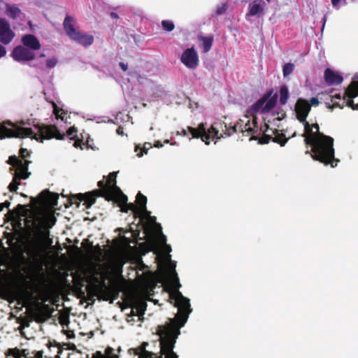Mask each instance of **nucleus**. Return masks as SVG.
Segmentation results:
<instances>
[{
	"label": "nucleus",
	"instance_id": "f257e3e1",
	"mask_svg": "<svg viewBox=\"0 0 358 358\" xmlns=\"http://www.w3.org/2000/svg\"><path fill=\"white\" fill-rule=\"evenodd\" d=\"M136 200L138 206L130 203H124L126 206H122V211L127 212L128 209L131 210L133 213L138 216L141 220H146L150 224L157 228L158 243L159 244L160 250L164 256V260L169 264V268L166 271V280L171 289L170 293V299L173 302L174 306L178 308V313L175 318L169 319V322L166 325L157 327V334L159 339H177L180 334V329L185 326L187 322L189 314L192 310L190 306L189 299L184 296L179 291L181 285L179 282V278L176 271V262H173L171 259L170 252L171 247L166 244V237L162 231V227L156 222V217L152 216L150 212L146 208L147 198L141 193L138 192L136 196ZM123 205L124 203H120Z\"/></svg>",
	"mask_w": 358,
	"mask_h": 358
},
{
	"label": "nucleus",
	"instance_id": "f03ea898",
	"mask_svg": "<svg viewBox=\"0 0 358 358\" xmlns=\"http://www.w3.org/2000/svg\"><path fill=\"white\" fill-rule=\"evenodd\" d=\"M277 94L272 95L270 91L264 94L259 100L252 104L247 110L245 117L250 118L247 120L244 127L238 123L231 128H227V124L221 122H215L210 127H206V123L200 124L198 127H187L188 131L192 134V138H201L202 141L206 145H209L210 140H218L226 136H230L237 132L238 129H241L243 134L252 136L250 138L252 140H259V143H268L270 140L284 146L287 141L283 134H279L278 131H273L271 134H266L268 131V125L264 123V125L259 127L257 124L258 114H266L274 108L277 103Z\"/></svg>",
	"mask_w": 358,
	"mask_h": 358
},
{
	"label": "nucleus",
	"instance_id": "7ed1b4c3",
	"mask_svg": "<svg viewBox=\"0 0 358 358\" xmlns=\"http://www.w3.org/2000/svg\"><path fill=\"white\" fill-rule=\"evenodd\" d=\"M310 111V105L308 101L303 98L298 99L295 103L294 112L297 120L303 124L304 141L312 147L311 152L306 150V154H310L315 160L335 167L339 160L334 157V138L320 133L317 124L311 126L306 121Z\"/></svg>",
	"mask_w": 358,
	"mask_h": 358
},
{
	"label": "nucleus",
	"instance_id": "20e7f679",
	"mask_svg": "<svg viewBox=\"0 0 358 358\" xmlns=\"http://www.w3.org/2000/svg\"><path fill=\"white\" fill-rule=\"evenodd\" d=\"M64 134L55 125H44L35 120H20L13 123L3 122L0 123V138H29L38 142L45 139L55 138L63 139Z\"/></svg>",
	"mask_w": 358,
	"mask_h": 358
},
{
	"label": "nucleus",
	"instance_id": "39448f33",
	"mask_svg": "<svg viewBox=\"0 0 358 358\" xmlns=\"http://www.w3.org/2000/svg\"><path fill=\"white\" fill-rule=\"evenodd\" d=\"M20 156L22 159L10 156L8 159V163L15 169L13 180L8 186L10 192H15L20 185V180L27 179L29 176V173L27 171L29 162L26 160L29 156L28 150L21 148Z\"/></svg>",
	"mask_w": 358,
	"mask_h": 358
},
{
	"label": "nucleus",
	"instance_id": "423d86ee",
	"mask_svg": "<svg viewBox=\"0 0 358 358\" xmlns=\"http://www.w3.org/2000/svg\"><path fill=\"white\" fill-rule=\"evenodd\" d=\"M358 96V73L353 76V80L349 86L345 90L343 97L341 94L331 96L332 108H343L346 105L353 110H358V103L355 104L352 99Z\"/></svg>",
	"mask_w": 358,
	"mask_h": 358
},
{
	"label": "nucleus",
	"instance_id": "0eeeda50",
	"mask_svg": "<svg viewBox=\"0 0 358 358\" xmlns=\"http://www.w3.org/2000/svg\"><path fill=\"white\" fill-rule=\"evenodd\" d=\"M116 173H113L110 178L105 182L103 180L98 182V186L103 189L105 193L111 194L115 200L120 203H125L127 201V197L124 195L120 189L115 185Z\"/></svg>",
	"mask_w": 358,
	"mask_h": 358
},
{
	"label": "nucleus",
	"instance_id": "6e6552de",
	"mask_svg": "<svg viewBox=\"0 0 358 358\" xmlns=\"http://www.w3.org/2000/svg\"><path fill=\"white\" fill-rule=\"evenodd\" d=\"M147 303L145 300L138 297H135L133 300V306L131 309V313L127 315V322L134 324L135 322L134 317H137V321H142L143 315L146 310Z\"/></svg>",
	"mask_w": 358,
	"mask_h": 358
},
{
	"label": "nucleus",
	"instance_id": "1a4fd4ad",
	"mask_svg": "<svg viewBox=\"0 0 358 358\" xmlns=\"http://www.w3.org/2000/svg\"><path fill=\"white\" fill-rule=\"evenodd\" d=\"M180 62L189 69H196L199 64V57L194 46L185 49L181 56Z\"/></svg>",
	"mask_w": 358,
	"mask_h": 358
},
{
	"label": "nucleus",
	"instance_id": "9d476101",
	"mask_svg": "<svg viewBox=\"0 0 358 358\" xmlns=\"http://www.w3.org/2000/svg\"><path fill=\"white\" fill-rule=\"evenodd\" d=\"M266 3L263 0H255L250 3L248 12L246 14V20L252 21V17L259 18L264 15Z\"/></svg>",
	"mask_w": 358,
	"mask_h": 358
},
{
	"label": "nucleus",
	"instance_id": "9b49d317",
	"mask_svg": "<svg viewBox=\"0 0 358 358\" xmlns=\"http://www.w3.org/2000/svg\"><path fill=\"white\" fill-rule=\"evenodd\" d=\"M13 58L17 62L30 61L34 59V53L31 50L23 46H17L12 52Z\"/></svg>",
	"mask_w": 358,
	"mask_h": 358
},
{
	"label": "nucleus",
	"instance_id": "f8f14e48",
	"mask_svg": "<svg viewBox=\"0 0 358 358\" xmlns=\"http://www.w3.org/2000/svg\"><path fill=\"white\" fill-rule=\"evenodd\" d=\"M14 36L15 33L10 29L8 22L6 20L0 18V41L7 45L13 40Z\"/></svg>",
	"mask_w": 358,
	"mask_h": 358
},
{
	"label": "nucleus",
	"instance_id": "ddd939ff",
	"mask_svg": "<svg viewBox=\"0 0 358 358\" xmlns=\"http://www.w3.org/2000/svg\"><path fill=\"white\" fill-rule=\"evenodd\" d=\"M70 38L85 48L90 46L94 41V36L92 34L80 31L79 30Z\"/></svg>",
	"mask_w": 358,
	"mask_h": 358
},
{
	"label": "nucleus",
	"instance_id": "4468645a",
	"mask_svg": "<svg viewBox=\"0 0 358 358\" xmlns=\"http://www.w3.org/2000/svg\"><path fill=\"white\" fill-rule=\"evenodd\" d=\"M324 79L327 83L330 85H339L343 80V77L339 73L329 69H326L324 71Z\"/></svg>",
	"mask_w": 358,
	"mask_h": 358
},
{
	"label": "nucleus",
	"instance_id": "2eb2a0df",
	"mask_svg": "<svg viewBox=\"0 0 358 358\" xmlns=\"http://www.w3.org/2000/svg\"><path fill=\"white\" fill-rule=\"evenodd\" d=\"M22 41L24 45L32 51L38 50L41 48V44L35 36L32 34L25 35L22 37Z\"/></svg>",
	"mask_w": 358,
	"mask_h": 358
},
{
	"label": "nucleus",
	"instance_id": "dca6fc26",
	"mask_svg": "<svg viewBox=\"0 0 358 358\" xmlns=\"http://www.w3.org/2000/svg\"><path fill=\"white\" fill-rule=\"evenodd\" d=\"M64 29L69 38L77 32L78 30L76 29V22L75 19L71 16H66L64 20Z\"/></svg>",
	"mask_w": 358,
	"mask_h": 358
},
{
	"label": "nucleus",
	"instance_id": "f3484780",
	"mask_svg": "<svg viewBox=\"0 0 358 358\" xmlns=\"http://www.w3.org/2000/svg\"><path fill=\"white\" fill-rule=\"evenodd\" d=\"M44 95L46 96V92L45 90H43ZM45 99L48 101L52 103L53 104V113L56 117V119L57 120H60L61 121L64 122L65 124L68 123V118H69V116H68L67 113L65 112L63 109L59 108L57 107L53 101L49 99L48 97L45 96Z\"/></svg>",
	"mask_w": 358,
	"mask_h": 358
},
{
	"label": "nucleus",
	"instance_id": "a211bd4d",
	"mask_svg": "<svg viewBox=\"0 0 358 358\" xmlns=\"http://www.w3.org/2000/svg\"><path fill=\"white\" fill-rule=\"evenodd\" d=\"M6 15L13 19L17 18L20 16L21 10L15 5H7L6 10Z\"/></svg>",
	"mask_w": 358,
	"mask_h": 358
},
{
	"label": "nucleus",
	"instance_id": "6ab92c4d",
	"mask_svg": "<svg viewBox=\"0 0 358 358\" xmlns=\"http://www.w3.org/2000/svg\"><path fill=\"white\" fill-rule=\"evenodd\" d=\"M199 40L201 41V46L203 49V52L206 53L208 51H210V50L211 49L212 45H213V37L201 36L199 38Z\"/></svg>",
	"mask_w": 358,
	"mask_h": 358
},
{
	"label": "nucleus",
	"instance_id": "aec40b11",
	"mask_svg": "<svg viewBox=\"0 0 358 358\" xmlns=\"http://www.w3.org/2000/svg\"><path fill=\"white\" fill-rule=\"evenodd\" d=\"M45 197V201L52 208L57 205L58 195L57 194L50 193L49 192H43L42 193Z\"/></svg>",
	"mask_w": 358,
	"mask_h": 358
},
{
	"label": "nucleus",
	"instance_id": "412c9836",
	"mask_svg": "<svg viewBox=\"0 0 358 358\" xmlns=\"http://www.w3.org/2000/svg\"><path fill=\"white\" fill-rule=\"evenodd\" d=\"M137 275L141 282L145 285L149 286L150 284L152 283V274L150 271H143L141 274L137 272Z\"/></svg>",
	"mask_w": 358,
	"mask_h": 358
},
{
	"label": "nucleus",
	"instance_id": "4be33fe9",
	"mask_svg": "<svg viewBox=\"0 0 358 358\" xmlns=\"http://www.w3.org/2000/svg\"><path fill=\"white\" fill-rule=\"evenodd\" d=\"M280 93V103L281 105H285L289 97V93L288 87L286 85H282L279 90Z\"/></svg>",
	"mask_w": 358,
	"mask_h": 358
},
{
	"label": "nucleus",
	"instance_id": "5701e85b",
	"mask_svg": "<svg viewBox=\"0 0 358 358\" xmlns=\"http://www.w3.org/2000/svg\"><path fill=\"white\" fill-rule=\"evenodd\" d=\"M167 95L168 92L161 86L156 87L153 92L155 99H164Z\"/></svg>",
	"mask_w": 358,
	"mask_h": 358
},
{
	"label": "nucleus",
	"instance_id": "b1692460",
	"mask_svg": "<svg viewBox=\"0 0 358 358\" xmlns=\"http://www.w3.org/2000/svg\"><path fill=\"white\" fill-rule=\"evenodd\" d=\"M29 218L30 220H29L27 217L24 218V228H26L27 230L37 227L35 215H31Z\"/></svg>",
	"mask_w": 358,
	"mask_h": 358
},
{
	"label": "nucleus",
	"instance_id": "393cba45",
	"mask_svg": "<svg viewBox=\"0 0 358 358\" xmlns=\"http://www.w3.org/2000/svg\"><path fill=\"white\" fill-rule=\"evenodd\" d=\"M294 69V65L292 63H287L285 64L283 66L282 72L284 77H287V76L290 75Z\"/></svg>",
	"mask_w": 358,
	"mask_h": 358
},
{
	"label": "nucleus",
	"instance_id": "a878e982",
	"mask_svg": "<svg viewBox=\"0 0 358 358\" xmlns=\"http://www.w3.org/2000/svg\"><path fill=\"white\" fill-rule=\"evenodd\" d=\"M50 235V232L48 229H45L44 231H39V236H40V240L35 241L34 243V248L36 250V248L38 247V245L41 240H44L47 238H48Z\"/></svg>",
	"mask_w": 358,
	"mask_h": 358
},
{
	"label": "nucleus",
	"instance_id": "bb28decb",
	"mask_svg": "<svg viewBox=\"0 0 358 358\" xmlns=\"http://www.w3.org/2000/svg\"><path fill=\"white\" fill-rule=\"evenodd\" d=\"M163 29L167 31H171L174 29L175 25L171 20H163L162 22Z\"/></svg>",
	"mask_w": 358,
	"mask_h": 358
},
{
	"label": "nucleus",
	"instance_id": "cd10ccee",
	"mask_svg": "<svg viewBox=\"0 0 358 358\" xmlns=\"http://www.w3.org/2000/svg\"><path fill=\"white\" fill-rule=\"evenodd\" d=\"M227 8H228V5L226 3H221L220 5H218L216 7V11H215L216 15H223L224 13H225Z\"/></svg>",
	"mask_w": 358,
	"mask_h": 358
},
{
	"label": "nucleus",
	"instance_id": "c85d7f7f",
	"mask_svg": "<svg viewBox=\"0 0 358 358\" xmlns=\"http://www.w3.org/2000/svg\"><path fill=\"white\" fill-rule=\"evenodd\" d=\"M57 64V58L55 57H52L48 58L46 60L45 65H46L47 68L52 69V68H54Z\"/></svg>",
	"mask_w": 358,
	"mask_h": 358
},
{
	"label": "nucleus",
	"instance_id": "c756f323",
	"mask_svg": "<svg viewBox=\"0 0 358 358\" xmlns=\"http://www.w3.org/2000/svg\"><path fill=\"white\" fill-rule=\"evenodd\" d=\"M333 7L338 10L341 8V7L343 5H345L347 3L346 0H331Z\"/></svg>",
	"mask_w": 358,
	"mask_h": 358
},
{
	"label": "nucleus",
	"instance_id": "7c9ffc66",
	"mask_svg": "<svg viewBox=\"0 0 358 358\" xmlns=\"http://www.w3.org/2000/svg\"><path fill=\"white\" fill-rule=\"evenodd\" d=\"M9 352L14 358H21L22 357H25L24 353L21 352L17 349H10Z\"/></svg>",
	"mask_w": 358,
	"mask_h": 358
},
{
	"label": "nucleus",
	"instance_id": "2f4dec72",
	"mask_svg": "<svg viewBox=\"0 0 358 358\" xmlns=\"http://www.w3.org/2000/svg\"><path fill=\"white\" fill-rule=\"evenodd\" d=\"M77 130L74 127H70L66 131V136L69 137L71 139H73L77 136L76 135Z\"/></svg>",
	"mask_w": 358,
	"mask_h": 358
},
{
	"label": "nucleus",
	"instance_id": "473e14b6",
	"mask_svg": "<svg viewBox=\"0 0 358 358\" xmlns=\"http://www.w3.org/2000/svg\"><path fill=\"white\" fill-rule=\"evenodd\" d=\"M135 152H137V156H138V157H142V156H143V153L147 154V152H148V149L146 148V147H145V146H144V148H143V149H141V148H140V146L136 145V146L135 147Z\"/></svg>",
	"mask_w": 358,
	"mask_h": 358
},
{
	"label": "nucleus",
	"instance_id": "72a5a7b5",
	"mask_svg": "<svg viewBox=\"0 0 358 358\" xmlns=\"http://www.w3.org/2000/svg\"><path fill=\"white\" fill-rule=\"evenodd\" d=\"M113 351H114V350L110 347H108L106 349L105 352L107 356V358H118V356L117 355L114 354Z\"/></svg>",
	"mask_w": 358,
	"mask_h": 358
},
{
	"label": "nucleus",
	"instance_id": "f704fd0d",
	"mask_svg": "<svg viewBox=\"0 0 358 358\" xmlns=\"http://www.w3.org/2000/svg\"><path fill=\"white\" fill-rule=\"evenodd\" d=\"M310 106H318L320 101L318 100L317 98H315V97H313L310 99V101H308Z\"/></svg>",
	"mask_w": 358,
	"mask_h": 358
},
{
	"label": "nucleus",
	"instance_id": "c9c22d12",
	"mask_svg": "<svg viewBox=\"0 0 358 358\" xmlns=\"http://www.w3.org/2000/svg\"><path fill=\"white\" fill-rule=\"evenodd\" d=\"M94 202H95L94 198H88L85 201V203L87 204V208H90Z\"/></svg>",
	"mask_w": 358,
	"mask_h": 358
},
{
	"label": "nucleus",
	"instance_id": "e433bc0d",
	"mask_svg": "<svg viewBox=\"0 0 358 358\" xmlns=\"http://www.w3.org/2000/svg\"><path fill=\"white\" fill-rule=\"evenodd\" d=\"M6 54V48L0 44V58L4 57Z\"/></svg>",
	"mask_w": 358,
	"mask_h": 358
},
{
	"label": "nucleus",
	"instance_id": "4c0bfd02",
	"mask_svg": "<svg viewBox=\"0 0 358 358\" xmlns=\"http://www.w3.org/2000/svg\"><path fill=\"white\" fill-rule=\"evenodd\" d=\"M10 205V202L6 201L5 203H0V211H1L5 207H8Z\"/></svg>",
	"mask_w": 358,
	"mask_h": 358
},
{
	"label": "nucleus",
	"instance_id": "58836bf2",
	"mask_svg": "<svg viewBox=\"0 0 358 358\" xmlns=\"http://www.w3.org/2000/svg\"><path fill=\"white\" fill-rule=\"evenodd\" d=\"M119 65L121 67V69H122V71H125L127 69V64H126L123 62H120L119 64Z\"/></svg>",
	"mask_w": 358,
	"mask_h": 358
},
{
	"label": "nucleus",
	"instance_id": "ea45409f",
	"mask_svg": "<svg viewBox=\"0 0 358 358\" xmlns=\"http://www.w3.org/2000/svg\"><path fill=\"white\" fill-rule=\"evenodd\" d=\"M110 17L112 19H117V18H119L118 15L116 13H115V12H111L110 13Z\"/></svg>",
	"mask_w": 358,
	"mask_h": 358
},
{
	"label": "nucleus",
	"instance_id": "a19ab883",
	"mask_svg": "<svg viewBox=\"0 0 358 358\" xmlns=\"http://www.w3.org/2000/svg\"><path fill=\"white\" fill-rule=\"evenodd\" d=\"M154 145H155V147L159 148L163 146V144L159 141H155Z\"/></svg>",
	"mask_w": 358,
	"mask_h": 358
},
{
	"label": "nucleus",
	"instance_id": "79ce46f5",
	"mask_svg": "<svg viewBox=\"0 0 358 358\" xmlns=\"http://www.w3.org/2000/svg\"><path fill=\"white\" fill-rule=\"evenodd\" d=\"M96 358H104L103 355L100 351H97L95 354Z\"/></svg>",
	"mask_w": 358,
	"mask_h": 358
},
{
	"label": "nucleus",
	"instance_id": "37998d69",
	"mask_svg": "<svg viewBox=\"0 0 358 358\" xmlns=\"http://www.w3.org/2000/svg\"><path fill=\"white\" fill-rule=\"evenodd\" d=\"M178 134H181L182 136H187V129H182L181 132H178Z\"/></svg>",
	"mask_w": 358,
	"mask_h": 358
},
{
	"label": "nucleus",
	"instance_id": "c03bdc74",
	"mask_svg": "<svg viewBox=\"0 0 358 358\" xmlns=\"http://www.w3.org/2000/svg\"><path fill=\"white\" fill-rule=\"evenodd\" d=\"M117 133L119 134V135H122L123 134V129L122 127H119L117 129Z\"/></svg>",
	"mask_w": 358,
	"mask_h": 358
},
{
	"label": "nucleus",
	"instance_id": "a18cd8bd",
	"mask_svg": "<svg viewBox=\"0 0 358 358\" xmlns=\"http://www.w3.org/2000/svg\"><path fill=\"white\" fill-rule=\"evenodd\" d=\"M33 358H42V352H38L36 354V356Z\"/></svg>",
	"mask_w": 358,
	"mask_h": 358
},
{
	"label": "nucleus",
	"instance_id": "49530a36",
	"mask_svg": "<svg viewBox=\"0 0 358 358\" xmlns=\"http://www.w3.org/2000/svg\"><path fill=\"white\" fill-rule=\"evenodd\" d=\"M141 266H142V268H146V267H147V266H146L145 264H143V263H141Z\"/></svg>",
	"mask_w": 358,
	"mask_h": 358
},
{
	"label": "nucleus",
	"instance_id": "de8ad7c7",
	"mask_svg": "<svg viewBox=\"0 0 358 358\" xmlns=\"http://www.w3.org/2000/svg\"><path fill=\"white\" fill-rule=\"evenodd\" d=\"M164 143H169V140H165Z\"/></svg>",
	"mask_w": 358,
	"mask_h": 358
},
{
	"label": "nucleus",
	"instance_id": "09e8293b",
	"mask_svg": "<svg viewBox=\"0 0 358 358\" xmlns=\"http://www.w3.org/2000/svg\"><path fill=\"white\" fill-rule=\"evenodd\" d=\"M44 56H45V55H44V54H41V55H40V57H44Z\"/></svg>",
	"mask_w": 358,
	"mask_h": 358
},
{
	"label": "nucleus",
	"instance_id": "8fccbe9b",
	"mask_svg": "<svg viewBox=\"0 0 358 358\" xmlns=\"http://www.w3.org/2000/svg\"><path fill=\"white\" fill-rule=\"evenodd\" d=\"M266 1L269 3L271 1V0H266Z\"/></svg>",
	"mask_w": 358,
	"mask_h": 358
}]
</instances>
